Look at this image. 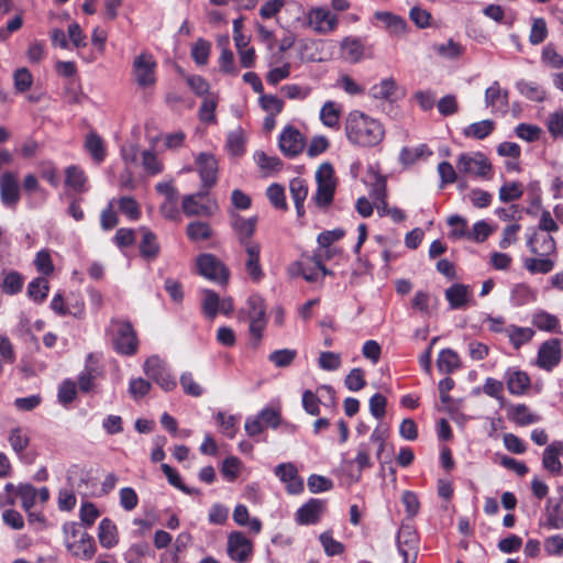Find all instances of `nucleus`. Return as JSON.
I'll return each mask as SVG.
<instances>
[{"label":"nucleus","mask_w":563,"mask_h":563,"mask_svg":"<svg viewBox=\"0 0 563 563\" xmlns=\"http://www.w3.org/2000/svg\"><path fill=\"white\" fill-rule=\"evenodd\" d=\"M307 485L312 494L328 492L333 487V483L330 478L317 474H312L308 477Z\"/></svg>","instance_id":"774afa93"},{"label":"nucleus","mask_w":563,"mask_h":563,"mask_svg":"<svg viewBox=\"0 0 563 563\" xmlns=\"http://www.w3.org/2000/svg\"><path fill=\"white\" fill-rule=\"evenodd\" d=\"M527 246L537 256H552L556 253V242L553 236L542 232H534L528 240Z\"/></svg>","instance_id":"f3484780"},{"label":"nucleus","mask_w":563,"mask_h":563,"mask_svg":"<svg viewBox=\"0 0 563 563\" xmlns=\"http://www.w3.org/2000/svg\"><path fill=\"white\" fill-rule=\"evenodd\" d=\"M145 375L159 385L165 391L173 390L177 383L176 379L170 375L164 361L158 356H151L144 363Z\"/></svg>","instance_id":"6e6552de"},{"label":"nucleus","mask_w":563,"mask_h":563,"mask_svg":"<svg viewBox=\"0 0 563 563\" xmlns=\"http://www.w3.org/2000/svg\"><path fill=\"white\" fill-rule=\"evenodd\" d=\"M280 423V412L274 408L266 407L257 415L247 417L244 429L249 437L261 434L266 428L276 429Z\"/></svg>","instance_id":"39448f33"},{"label":"nucleus","mask_w":563,"mask_h":563,"mask_svg":"<svg viewBox=\"0 0 563 563\" xmlns=\"http://www.w3.org/2000/svg\"><path fill=\"white\" fill-rule=\"evenodd\" d=\"M547 126L553 139H563V109L549 114Z\"/></svg>","instance_id":"13d9d810"},{"label":"nucleus","mask_w":563,"mask_h":563,"mask_svg":"<svg viewBox=\"0 0 563 563\" xmlns=\"http://www.w3.org/2000/svg\"><path fill=\"white\" fill-rule=\"evenodd\" d=\"M227 551L232 561L246 563L253 553V543L243 532L233 531L228 537Z\"/></svg>","instance_id":"1a4fd4ad"},{"label":"nucleus","mask_w":563,"mask_h":563,"mask_svg":"<svg viewBox=\"0 0 563 563\" xmlns=\"http://www.w3.org/2000/svg\"><path fill=\"white\" fill-rule=\"evenodd\" d=\"M363 53L364 46L357 38L346 37L341 44V55L349 62H358Z\"/></svg>","instance_id":"c9c22d12"},{"label":"nucleus","mask_w":563,"mask_h":563,"mask_svg":"<svg viewBox=\"0 0 563 563\" xmlns=\"http://www.w3.org/2000/svg\"><path fill=\"white\" fill-rule=\"evenodd\" d=\"M245 250V271L253 282H260L264 277V272L260 263L261 245L258 243H247L243 245Z\"/></svg>","instance_id":"412c9836"},{"label":"nucleus","mask_w":563,"mask_h":563,"mask_svg":"<svg viewBox=\"0 0 563 563\" xmlns=\"http://www.w3.org/2000/svg\"><path fill=\"white\" fill-rule=\"evenodd\" d=\"M187 235L192 241L207 240L211 235V229L208 223L201 221L190 222L187 227Z\"/></svg>","instance_id":"052dcab7"},{"label":"nucleus","mask_w":563,"mask_h":563,"mask_svg":"<svg viewBox=\"0 0 563 563\" xmlns=\"http://www.w3.org/2000/svg\"><path fill=\"white\" fill-rule=\"evenodd\" d=\"M85 150L89 153L91 158L97 163L101 164L107 156L106 144L100 135L95 132L87 134L85 140Z\"/></svg>","instance_id":"cd10ccee"},{"label":"nucleus","mask_w":563,"mask_h":563,"mask_svg":"<svg viewBox=\"0 0 563 563\" xmlns=\"http://www.w3.org/2000/svg\"><path fill=\"white\" fill-rule=\"evenodd\" d=\"M251 37H238L234 42L240 65L243 68H251L255 66L256 54L254 47L250 44Z\"/></svg>","instance_id":"7c9ffc66"},{"label":"nucleus","mask_w":563,"mask_h":563,"mask_svg":"<svg viewBox=\"0 0 563 563\" xmlns=\"http://www.w3.org/2000/svg\"><path fill=\"white\" fill-rule=\"evenodd\" d=\"M373 450H375V446H373L371 442L364 441L358 444L354 462L356 463L360 473L363 470L373 466V462L371 460V452Z\"/></svg>","instance_id":"de8ad7c7"},{"label":"nucleus","mask_w":563,"mask_h":563,"mask_svg":"<svg viewBox=\"0 0 563 563\" xmlns=\"http://www.w3.org/2000/svg\"><path fill=\"white\" fill-rule=\"evenodd\" d=\"M109 331L112 333L114 350L122 355H133L137 350L136 334L128 321H111Z\"/></svg>","instance_id":"7ed1b4c3"},{"label":"nucleus","mask_w":563,"mask_h":563,"mask_svg":"<svg viewBox=\"0 0 563 563\" xmlns=\"http://www.w3.org/2000/svg\"><path fill=\"white\" fill-rule=\"evenodd\" d=\"M188 87L198 96L205 97L210 92V85L208 81L199 75L191 74L185 77Z\"/></svg>","instance_id":"69168bd1"},{"label":"nucleus","mask_w":563,"mask_h":563,"mask_svg":"<svg viewBox=\"0 0 563 563\" xmlns=\"http://www.w3.org/2000/svg\"><path fill=\"white\" fill-rule=\"evenodd\" d=\"M49 290V285L46 278H34L27 286V295L36 302H42L46 299Z\"/></svg>","instance_id":"a18cd8bd"},{"label":"nucleus","mask_w":563,"mask_h":563,"mask_svg":"<svg viewBox=\"0 0 563 563\" xmlns=\"http://www.w3.org/2000/svg\"><path fill=\"white\" fill-rule=\"evenodd\" d=\"M387 438H388V428L379 424L373 430V432L367 441V442H371V444H373V446H375V455H376L377 460H379V461L382 457V453L385 449Z\"/></svg>","instance_id":"8fccbe9b"},{"label":"nucleus","mask_w":563,"mask_h":563,"mask_svg":"<svg viewBox=\"0 0 563 563\" xmlns=\"http://www.w3.org/2000/svg\"><path fill=\"white\" fill-rule=\"evenodd\" d=\"M266 319V307L264 299L260 295H251L243 308L238 312L240 322Z\"/></svg>","instance_id":"aec40b11"},{"label":"nucleus","mask_w":563,"mask_h":563,"mask_svg":"<svg viewBox=\"0 0 563 563\" xmlns=\"http://www.w3.org/2000/svg\"><path fill=\"white\" fill-rule=\"evenodd\" d=\"M345 134L353 145L373 147L384 140L385 129L378 120L353 110L345 120Z\"/></svg>","instance_id":"f257e3e1"},{"label":"nucleus","mask_w":563,"mask_h":563,"mask_svg":"<svg viewBox=\"0 0 563 563\" xmlns=\"http://www.w3.org/2000/svg\"><path fill=\"white\" fill-rule=\"evenodd\" d=\"M208 190L201 191L194 195H188L184 197L183 200V211L186 216H211L217 209V205L208 203L203 205L199 200L207 196Z\"/></svg>","instance_id":"a211bd4d"},{"label":"nucleus","mask_w":563,"mask_h":563,"mask_svg":"<svg viewBox=\"0 0 563 563\" xmlns=\"http://www.w3.org/2000/svg\"><path fill=\"white\" fill-rule=\"evenodd\" d=\"M211 52V43L205 38H198L191 45L190 55L198 67H203L208 64Z\"/></svg>","instance_id":"58836bf2"},{"label":"nucleus","mask_w":563,"mask_h":563,"mask_svg":"<svg viewBox=\"0 0 563 563\" xmlns=\"http://www.w3.org/2000/svg\"><path fill=\"white\" fill-rule=\"evenodd\" d=\"M198 173L202 181V187L208 190L216 185L218 180V162L213 155L201 153L196 161Z\"/></svg>","instance_id":"dca6fc26"},{"label":"nucleus","mask_w":563,"mask_h":563,"mask_svg":"<svg viewBox=\"0 0 563 563\" xmlns=\"http://www.w3.org/2000/svg\"><path fill=\"white\" fill-rule=\"evenodd\" d=\"M471 298V289L464 284H453L445 290V299L453 310L465 308Z\"/></svg>","instance_id":"b1692460"},{"label":"nucleus","mask_w":563,"mask_h":563,"mask_svg":"<svg viewBox=\"0 0 563 563\" xmlns=\"http://www.w3.org/2000/svg\"><path fill=\"white\" fill-rule=\"evenodd\" d=\"M120 211L125 214L130 220L135 221L141 217V209L137 201L132 197H121L118 200Z\"/></svg>","instance_id":"5fc2aeb1"},{"label":"nucleus","mask_w":563,"mask_h":563,"mask_svg":"<svg viewBox=\"0 0 563 563\" xmlns=\"http://www.w3.org/2000/svg\"><path fill=\"white\" fill-rule=\"evenodd\" d=\"M325 500L310 498L306 504L297 509L295 514L296 522L300 526L318 523L325 511Z\"/></svg>","instance_id":"f8f14e48"},{"label":"nucleus","mask_w":563,"mask_h":563,"mask_svg":"<svg viewBox=\"0 0 563 563\" xmlns=\"http://www.w3.org/2000/svg\"><path fill=\"white\" fill-rule=\"evenodd\" d=\"M24 284L23 276L15 272H3V278L0 282L2 291L7 295H15L22 290Z\"/></svg>","instance_id":"4c0bfd02"},{"label":"nucleus","mask_w":563,"mask_h":563,"mask_svg":"<svg viewBox=\"0 0 563 563\" xmlns=\"http://www.w3.org/2000/svg\"><path fill=\"white\" fill-rule=\"evenodd\" d=\"M266 195H267L271 203L276 209H280V210L287 209L285 189L283 186H280L278 184L271 185L266 190Z\"/></svg>","instance_id":"0e129e2a"},{"label":"nucleus","mask_w":563,"mask_h":563,"mask_svg":"<svg viewBox=\"0 0 563 563\" xmlns=\"http://www.w3.org/2000/svg\"><path fill=\"white\" fill-rule=\"evenodd\" d=\"M275 475L286 484V490L290 495L303 492V481L298 475V470L292 463H282L275 467Z\"/></svg>","instance_id":"4468645a"},{"label":"nucleus","mask_w":563,"mask_h":563,"mask_svg":"<svg viewBox=\"0 0 563 563\" xmlns=\"http://www.w3.org/2000/svg\"><path fill=\"white\" fill-rule=\"evenodd\" d=\"M495 126L496 123L493 120H482L465 126L463 129V135L467 139L484 140L493 133Z\"/></svg>","instance_id":"c756f323"},{"label":"nucleus","mask_w":563,"mask_h":563,"mask_svg":"<svg viewBox=\"0 0 563 563\" xmlns=\"http://www.w3.org/2000/svg\"><path fill=\"white\" fill-rule=\"evenodd\" d=\"M254 159L265 175L275 173L282 168V161L277 156H268L264 152H256Z\"/></svg>","instance_id":"49530a36"},{"label":"nucleus","mask_w":563,"mask_h":563,"mask_svg":"<svg viewBox=\"0 0 563 563\" xmlns=\"http://www.w3.org/2000/svg\"><path fill=\"white\" fill-rule=\"evenodd\" d=\"M279 148L287 157H295L303 151L305 139L297 129L287 126L280 133Z\"/></svg>","instance_id":"2eb2a0df"},{"label":"nucleus","mask_w":563,"mask_h":563,"mask_svg":"<svg viewBox=\"0 0 563 563\" xmlns=\"http://www.w3.org/2000/svg\"><path fill=\"white\" fill-rule=\"evenodd\" d=\"M542 62L550 68H563V56L559 54L556 47L549 43L542 49Z\"/></svg>","instance_id":"603ef678"},{"label":"nucleus","mask_w":563,"mask_h":563,"mask_svg":"<svg viewBox=\"0 0 563 563\" xmlns=\"http://www.w3.org/2000/svg\"><path fill=\"white\" fill-rule=\"evenodd\" d=\"M66 548L73 555L86 560H90L96 552L95 541L87 532H81L79 540L68 541Z\"/></svg>","instance_id":"393cba45"},{"label":"nucleus","mask_w":563,"mask_h":563,"mask_svg":"<svg viewBox=\"0 0 563 563\" xmlns=\"http://www.w3.org/2000/svg\"><path fill=\"white\" fill-rule=\"evenodd\" d=\"M504 379L506 382L508 391L515 396L523 395L529 389L531 384L530 377L526 372L514 367L506 369Z\"/></svg>","instance_id":"6ab92c4d"},{"label":"nucleus","mask_w":563,"mask_h":563,"mask_svg":"<svg viewBox=\"0 0 563 563\" xmlns=\"http://www.w3.org/2000/svg\"><path fill=\"white\" fill-rule=\"evenodd\" d=\"M396 542L404 563H415L419 548V537L415 528L411 525H401Z\"/></svg>","instance_id":"423d86ee"},{"label":"nucleus","mask_w":563,"mask_h":563,"mask_svg":"<svg viewBox=\"0 0 563 563\" xmlns=\"http://www.w3.org/2000/svg\"><path fill=\"white\" fill-rule=\"evenodd\" d=\"M532 324L544 332L561 333L560 319L545 310H538L532 314Z\"/></svg>","instance_id":"a878e982"},{"label":"nucleus","mask_w":563,"mask_h":563,"mask_svg":"<svg viewBox=\"0 0 563 563\" xmlns=\"http://www.w3.org/2000/svg\"><path fill=\"white\" fill-rule=\"evenodd\" d=\"M537 290L527 284H517L511 289L510 301L514 306L520 307L536 301Z\"/></svg>","instance_id":"473e14b6"},{"label":"nucleus","mask_w":563,"mask_h":563,"mask_svg":"<svg viewBox=\"0 0 563 563\" xmlns=\"http://www.w3.org/2000/svg\"><path fill=\"white\" fill-rule=\"evenodd\" d=\"M317 191L312 199L319 208H327L334 198L336 181L330 163H323L316 172Z\"/></svg>","instance_id":"f03ea898"},{"label":"nucleus","mask_w":563,"mask_h":563,"mask_svg":"<svg viewBox=\"0 0 563 563\" xmlns=\"http://www.w3.org/2000/svg\"><path fill=\"white\" fill-rule=\"evenodd\" d=\"M203 295L202 311L207 318L213 319L219 312L220 297L216 291L210 289H206Z\"/></svg>","instance_id":"09e8293b"},{"label":"nucleus","mask_w":563,"mask_h":563,"mask_svg":"<svg viewBox=\"0 0 563 563\" xmlns=\"http://www.w3.org/2000/svg\"><path fill=\"white\" fill-rule=\"evenodd\" d=\"M198 273L209 280L225 283L229 273L225 266L213 255L202 254L197 258Z\"/></svg>","instance_id":"9d476101"},{"label":"nucleus","mask_w":563,"mask_h":563,"mask_svg":"<svg viewBox=\"0 0 563 563\" xmlns=\"http://www.w3.org/2000/svg\"><path fill=\"white\" fill-rule=\"evenodd\" d=\"M87 176L84 169L77 165H70L65 169V185L77 192H86L88 190Z\"/></svg>","instance_id":"c85d7f7f"},{"label":"nucleus","mask_w":563,"mask_h":563,"mask_svg":"<svg viewBox=\"0 0 563 563\" xmlns=\"http://www.w3.org/2000/svg\"><path fill=\"white\" fill-rule=\"evenodd\" d=\"M457 168L460 173L478 178H490L492 163L481 152L473 154L462 153L457 157Z\"/></svg>","instance_id":"20e7f679"},{"label":"nucleus","mask_w":563,"mask_h":563,"mask_svg":"<svg viewBox=\"0 0 563 563\" xmlns=\"http://www.w3.org/2000/svg\"><path fill=\"white\" fill-rule=\"evenodd\" d=\"M562 357V342L558 338H552L541 343L536 364L539 368L551 372L560 364Z\"/></svg>","instance_id":"0eeeda50"},{"label":"nucleus","mask_w":563,"mask_h":563,"mask_svg":"<svg viewBox=\"0 0 563 563\" xmlns=\"http://www.w3.org/2000/svg\"><path fill=\"white\" fill-rule=\"evenodd\" d=\"M140 230L142 232V241L139 246L140 253L145 260L153 261L159 254L157 236L147 228H141Z\"/></svg>","instance_id":"bb28decb"},{"label":"nucleus","mask_w":563,"mask_h":563,"mask_svg":"<svg viewBox=\"0 0 563 563\" xmlns=\"http://www.w3.org/2000/svg\"><path fill=\"white\" fill-rule=\"evenodd\" d=\"M511 419L519 426H528L540 421V416L530 411L525 404L511 408Z\"/></svg>","instance_id":"79ce46f5"},{"label":"nucleus","mask_w":563,"mask_h":563,"mask_svg":"<svg viewBox=\"0 0 563 563\" xmlns=\"http://www.w3.org/2000/svg\"><path fill=\"white\" fill-rule=\"evenodd\" d=\"M21 197L18 176L12 172H4L0 176V199L4 207L15 209Z\"/></svg>","instance_id":"9b49d317"},{"label":"nucleus","mask_w":563,"mask_h":563,"mask_svg":"<svg viewBox=\"0 0 563 563\" xmlns=\"http://www.w3.org/2000/svg\"><path fill=\"white\" fill-rule=\"evenodd\" d=\"M563 452V442L553 441L543 451L542 465L552 474H560L563 465L560 461V455Z\"/></svg>","instance_id":"5701e85b"},{"label":"nucleus","mask_w":563,"mask_h":563,"mask_svg":"<svg viewBox=\"0 0 563 563\" xmlns=\"http://www.w3.org/2000/svg\"><path fill=\"white\" fill-rule=\"evenodd\" d=\"M202 103L199 109V119L203 123H212L216 121L214 111L218 104V96L216 93H209L202 97Z\"/></svg>","instance_id":"c03bdc74"},{"label":"nucleus","mask_w":563,"mask_h":563,"mask_svg":"<svg viewBox=\"0 0 563 563\" xmlns=\"http://www.w3.org/2000/svg\"><path fill=\"white\" fill-rule=\"evenodd\" d=\"M217 422L221 428V432L228 438L232 439L236 434V418L232 415L219 411L216 415Z\"/></svg>","instance_id":"e2e57ef3"},{"label":"nucleus","mask_w":563,"mask_h":563,"mask_svg":"<svg viewBox=\"0 0 563 563\" xmlns=\"http://www.w3.org/2000/svg\"><path fill=\"white\" fill-rule=\"evenodd\" d=\"M16 494L21 497L22 507L30 510L36 501L37 489L31 484H21L16 488Z\"/></svg>","instance_id":"680f3d73"},{"label":"nucleus","mask_w":563,"mask_h":563,"mask_svg":"<svg viewBox=\"0 0 563 563\" xmlns=\"http://www.w3.org/2000/svg\"><path fill=\"white\" fill-rule=\"evenodd\" d=\"M340 110L332 101H327L320 111V120L329 128H334L339 124Z\"/></svg>","instance_id":"864d4df0"},{"label":"nucleus","mask_w":563,"mask_h":563,"mask_svg":"<svg viewBox=\"0 0 563 563\" xmlns=\"http://www.w3.org/2000/svg\"><path fill=\"white\" fill-rule=\"evenodd\" d=\"M98 537L103 548L110 549L114 547L118 543L115 525L110 519L103 518L99 523Z\"/></svg>","instance_id":"f704fd0d"},{"label":"nucleus","mask_w":563,"mask_h":563,"mask_svg":"<svg viewBox=\"0 0 563 563\" xmlns=\"http://www.w3.org/2000/svg\"><path fill=\"white\" fill-rule=\"evenodd\" d=\"M249 322V334H250V344L252 347L256 349L261 344V341L264 336V331L267 325V318L260 320H251Z\"/></svg>","instance_id":"6e6d98bb"},{"label":"nucleus","mask_w":563,"mask_h":563,"mask_svg":"<svg viewBox=\"0 0 563 563\" xmlns=\"http://www.w3.org/2000/svg\"><path fill=\"white\" fill-rule=\"evenodd\" d=\"M371 95L375 99L393 101L397 98V86L393 79H384L371 88Z\"/></svg>","instance_id":"a19ab883"},{"label":"nucleus","mask_w":563,"mask_h":563,"mask_svg":"<svg viewBox=\"0 0 563 563\" xmlns=\"http://www.w3.org/2000/svg\"><path fill=\"white\" fill-rule=\"evenodd\" d=\"M319 541L322 544L324 552L329 556L339 555L344 551V545L341 542L334 540L332 532L330 531L322 532L319 536Z\"/></svg>","instance_id":"4d7b16f0"},{"label":"nucleus","mask_w":563,"mask_h":563,"mask_svg":"<svg viewBox=\"0 0 563 563\" xmlns=\"http://www.w3.org/2000/svg\"><path fill=\"white\" fill-rule=\"evenodd\" d=\"M257 223L256 217L251 218H243L239 214L232 216V228L234 229L235 233L238 234L240 244L247 245V243H254L251 238L253 236L255 232Z\"/></svg>","instance_id":"4be33fe9"},{"label":"nucleus","mask_w":563,"mask_h":563,"mask_svg":"<svg viewBox=\"0 0 563 563\" xmlns=\"http://www.w3.org/2000/svg\"><path fill=\"white\" fill-rule=\"evenodd\" d=\"M555 261L551 256H534L523 260V267L530 274H548L553 271Z\"/></svg>","instance_id":"2f4dec72"},{"label":"nucleus","mask_w":563,"mask_h":563,"mask_svg":"<svg viewBox=\"0 0 563 563\" xmlns=\"http://www.w3.org/2000/svg\"><path fill=\"white\" fill-rule=\"evenodd\" d=\"M308 23L318 33H330L338 26V16L325 8H312L308 13Z\"/></svg>","instance_id":"ddd939ff"},{"label":"nucleus","mask_w":563,"mask_h":563,"mask_svg":"<svg viewBox=\"0 0 563 563\" xmlns=\"http://www.w3.org/2000/svg\"><path fill=\"white\" fill-rule=\"evenodd\" d=\"M523 194L522 185L517 181L506 183L499 189V199L503 202H510L519 199Z\"/></svg>","instance_id":"bf43d9fd"},{"label":"nucleus","mask_w":563,"mask_h":563,"mask_svg":"<svg viewBox=\"0 0 563 563\" xmlns=\"http://www.w3.org/2000/svg\"><path fill=\"white\" fill-rule=\"evenodd\" d=\"M510 343L515 349H520L523 344L532 340L534 331L531 328L510 325L506 329Z\"/></svg>","instance_id":"ea45409f"},{"label":"nucleus","mask_w":563,"mask_h":563,"mask_svg":"<svg viewBox=\"0 0 563 563\" xmlns=\"http://www.w3.org/2000/svg\"><path fill=\"white\" fill-rule=\"evenodd\" d=\"M438 369L441 373L451 374L461 367L459 354L451 349H443L437 360Z\"/></svg>","instance_id":"72a5a7b5"},{"label":"nucleus","mask_w":563,"mask_h":563,"mask_svg":"<svg viewBox=\"0 0 563 563\" xmlns=\"http://www.w3.org/2000/svg\"><path fill=\"white\" fill-rule=\"evenodd\" d=\"M296 356V350L282 349L272 352L268 355V361L272 362L276 367H287L295 361Z\"/></svg>","instance_id":"3c124183"},{"label":"nucleus","mask_w":563,"mask_h":563,"mask_svg":"<svg viewBox=\"0 0 563 563\" xmlns=\"http://www.w3.org/2000/svg\"><path fill=\"white\" fill-rule=\"evenodd\" d=\"M485 102L487 107L499 108L506 103V93L501 95L497 82L490 85L485 91Z\"/></svg>","instance_id":"338daca9"},{"label":"nucleus","mask_w":563,"mask_h":563,"mask_svg":"<svg viewBox=\"0 0 563 563\" xmlns=\"http://www.w3.org/2000/svg\"><path fill=\"white\" fill-rule=\"evenodd\" d=\"M517 89L521 96L531 101L541 102L547 97L543 87L534 81L520 80L517 82Z\"/></svg>","instance_id":"e433bc0d"},{"label":"nucleus","mask_w":563,"mask_h":563,"mask_svg":"<svg viewBox=\"0 0 563 563\" xmlns=\"http://www.w3.org/2000/svg\"><path fill=\"white\" fill-rule=\"evenodd\" d=\"M8 440L12 450L19 455L22 454L30 444L29 432L21 427L13 428L10 431Z\"/></svg>","instance_id":"37998d69"}]
</instances>
